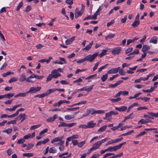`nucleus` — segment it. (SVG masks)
Wrapping results in <instances>:
<instances>
[{"label": "nucleus", "mask_w": 158, "mask_h": 158, "mask_svg": "<svg viewBox=\"0 0 158 158\" xmlns=\"http://www.w3.org/2000/svg\"><path fill=\"white\" fill-rule=\"evenodd\" d=\"M108 139L109 138H106L103 139H102L100 141H98L97 143H94L92 146V148H91L89 151V153L88 154H89L91 151L94 149H96L98 148L102 143L107 141Z\"/></svg>", "instance_id": "1"}, {"label": "nucleus", "mask_w": 158, "mask_h": 158, "mask_svg": "<svg viewBox=\"0 0 158 158\" xmlns=\"http://www.w3.org/2000/svg\"><path fill=\"white\" fill-rule=\"evenodd\" d=\"M98 55V53H94L93 55H89L85 57L86 61H88L90 62H92L97 57Z\"/></svg>", "instance_id": "2"}, {"label": "nucleus", "mask_w": 158, "mask_h": 158, "mask_svg": "<svg viewBox=\"0 0 158 158\" xmlns=\"http://www.w3.org/2000/svg\"><path fill=\"white\" fill-rule=\"evenodd\" d=\"M122 50V48L120 47H117L112 49L111 53L114 55L119 54Z\"/></svg>", "instance_id": "3"}, {"label": "nucleus", "mask_w": 158, "mask_h": 158, "mask_svg": "<svg viewBox=\"0 0 158 158\" xmlns=\"http://www.w3.org/2000/svg\"><path fill=\"white\" fill-rule=\"evenodd\" d=\"M41 88V87H32L30 88V89L28 91V93H34L40 91Z\"/></svg>", "instance_id": "4"}, {"label": "nucleus", "mask_w": 158, "mask_h": 158, "mask_svg": "<svg viewBox=\"0 0 158 158\" xmlns=\"http://www.w3.org/2000/svg\"><path fill=\"white\" fill-rule=\"evenodd\" d=\"M27 117V116L25 114L23 113L20 114L16 119H17V121L21 120V122H22Z\"/></svg>", "instance_id": "5"}, {"label": "nucleus", "mask_w": 158, "mask_h": 158, "mask_svg": "<svg viewBox=\"0 0 158 158\" xmlns=\"http://www.w3.org/2000/svg\"><path fill=\"white\" fill-rule=\"evenodd\" d=\"M120 69V67L113 68L112 69L108 70L107 71V73L112 74L117 73L119 70Z\"/></svg>", "instance_id": "6"}, {"label": "nucleus", "mask_w": 158, "mask_h": 158, "mask_svg": "<svg viewBox=\"0 0 158 158\" xmlns=\"http://www.w3.org/2000/svg\"><path fill=\"white\" fill-rule=\"evenodd\" d=\"M93 85H91L89 86V87L86 86L84 87L81 88L79 90V91H85L89 92L93 88Z\"/></svg>", "instance_id": "7"}, {"label": "nucleus", "mask_w": 158, "mask_h": 158, "mask_svg": "<svg viewBox=\"0 0 158 158\" xmlns=\"http://www.w3.org/2000/svg\"><path fill=\"white\" fill-rule=\"evenodd\" d=\"M58 70H54L52 72V74L53 75L54 78H57L58 77L61 76V74L58 73Z\"/></svg>", "instance_id": "8"}, {"label": "nucleus", "mask_w": 158, "mask_h": 158, "mask_svg": "<svg viewBox=\"0 0 158 158\" xmlns=\"http://www.w3.org/2000/svg\"><path fill=\"white\" fill-rule=\"evenodd\" d=\"M57 117L58 116L57 114H55L52 117H51L47 118L46 121L48 122L49 123L53 122L57 118Z\"/></svg>", "instance_id": "9"}, {"label": "nucleus", "mask_w": 158, "mask_h": 158, "mask_svg": "<svg viewBox=\"0 0 158 158\" xmlns=\"http://www.w3.org/2000/svg\"><path fill=\"white\" fill-rule=\"evenodd\" d=\"M123 82L122 80H120L114 84H110L109 85V87L110 88H114L116 87L117 86L119 85L121 83Z\"/></svg>", "instance_id": "10"}, {"label": "nucleus", "mask_w": 158, "mask_h": 158, "mask_svg": "<svg viewBox=\"0 0 158 158\" xmlns=\"http://www.w3.org/2000/svg\"><path fill=\"white\" fill-rule=\"evenodd\" d=\"M127 107L126 106H122L119 107H116L115 109L119 111H124L127 110Z\"/></svg>", "instance_id": "11"}, {"label": "nucleus", "mask_w": 158, "mask_h": 158, "mask_svg": "<svg viewBox=\"0 0 158 158\" xmlns=\"http://www.w3.org/2000/svg\"><path fill=\"white\" fill-rule=\"evenodd\" d=\"M95 123H94L93 121H91L89 122L87 124V126L88 128H92L94 127L96 125Z\"/></svg>", "instance_id": "12"}, {"label": "nucleus", "mask_w": 158, "mask_h": 158, "mask_svg": "<svg viewBox=\"0 0 158 158\" xmlns=\"http://www.w3.org/2000/svg\"><path fill=\"white\" fill-rule=\"evenodd\" d=\"M94 41H92L90 44L86 46L85 48H84L83 49V50L89 51L90 48H91L92 45L93 44Z\"/></svg>", "instance_id": "13"}, {"label": "nucleus", "mask_w": 158, "mask_h": 158, "mask_svg": "<svg viewBox=\"0 0 158 158\" xmlns=\"http://www.w3.org/2000/svg\"><path fill=\"white\" fill-rule=\"evenodd\" d=\"M126 142H124L122 143H120L119 144H118V145L114 146V149L115 150V151H116L118 149H120L121 148L123 144H126Z\"/></svg>", "instance_id": "14"}, {"label": "nucleus", "mask_w": 158, "mask_h": 158, "mask_svg": "<svg viewBox=\"0 0 158 158\" xmlns=\"http://www.w3.org/2000/svg\"><path fill=\"white\" fill-rule=\"evenodd\" d=\"M28 94V91L25 93H19L17 95L15 96V97H24L26 96Z\"/></svg>", "instance_id": "15"}, {"label": "nucleus", "mask_w": 158, "mask_h": 158, "mask_svg": "<svg viewBox=\"0 0 158 158\" xmlns=\"http://www.w3.org/2000/svg\"><path fill=\"white\" fill-rule=\"evenodd\" d=\"M150 43L156 44L157 43V37L156 36H153L149 41Z\"/></svg>", "instance_id": "16"}, {"label": "nucleus", "mask_w": 158, "mask_h": 158, "mask_svg": "<svg viewBox=\"0 0 158 158\" xmlns=\"http://www.w3.org/2000/svg\"><path fill=\"white\" fill-rule=\"evenodd\" d=\"M150 49V47L149 46L147 45H143L142 49V51L143 52H144L147 50Z\"/></svg>", "instance_id": "17"}, {"label": "nucleus", "mask_w": 158, "mask_h": 158, "mask_svg": "<svg viewBox=\"0 0 158 158\" xmlns=\"http://www.w3.org/2000/svg\"><path fill=\"white\" fill-rule=\"evenodd\" d=\"M75 37L73 36L71 38L65 41V43L66 44L69 45L71 44L72 43V42H73V40H75Z\"/></svg>", "instance_id": "18"}, {"label": "nucleus", "mask_w": 158, "mask_h": 158, "mask_svg": "<svg viewBox=\"0 0 158 158\" xmlns=\"http://www.w3.org/2000/svg\"><path fill=\"white\" fill-rule=\"evenodd\" d=\"M140 21L139 20H135L133 23L131 24V26L134 27H137L139 24Z\"/></svg>", "instance_id": "19"}, {"label": "nucleus", "mask_w": 158, "mask_h": 158, "mask_svg": "<svg viewBox=\"0 0 158 158\" xmlns=\"http://www.w3.org/2000/svg\"><path fill=\"white\" fill-rule=\"evenodd\" d=\"M93 110V108L87 109L86 112L83 114V116L85 117L88 115Z\"/></svg>", "instance_id": "20"}, {"label": "nucleus", "mask_w": 158, "mask_h": 158, "mask_svg": "<svg viewBox=\"0 0 158 158\" xmlns=\"http://www.w3.org/2000/svg\"><path fill=\"white\" fill-rule=\"evenodd\" d=\"M139 38L135 37L132 40L129 39L127 40V45H129L130 44L134 42L135 40L138 39Z\"/></svg>", "instance_id": "21"}, {"label": "nucleus", "mask_w": 158, "mask_h": 158, "mask_svg": "<svg viewBox=\"0 0 158 158\" xmlns=\"http://www.w3.org/2000/svg\"><path fill=\"white\" fill-rule=\"evenodd\" d=\"M78 137V135H73L72 136L67 138L68 141H71L74 139H77Z\"/></svg>", "instance_id": "22"}, {"label": "nucleus", "mask_w": 158, "mask_h": 158, "mask_svg": "<svg viewBox=\"0 0 158 158\" xmlns=\"http://www.w3.org/2000/svg\"><path fill=\"white\" fill-rule=\"evenodd\" d=\"M57 90V89L56 88L52 89H48L47 91L46 92V94H47V96L51 94V93L55 92Z\"/></svg>", "instance_id": "23"}, {"label": "nucleus", "mask_w": 158, "mask_h": 158, "mask_svg": "<svg viewBox=\"0 0 158 158\" xmlns=\"http://www.w3.org/2000/svg\"><path fill=\"white\" fill-rule=\"evenodd\" d=\"M52 59V57H49L48 59H42L40 60H39V62H46L47 63H49L51 60Z\"/></svg>", "instance_id": "24"}, {"label": "nucleus", "mask_w": 158, "mask_h": 158, "mask_svg": "<svg viewBox=\"0 0 158 158\" xmlns=\"http://www.w3.org/2000/svg\"><path fill=\"white\" fill-rule=\"evenodd\" d=\"M26 76L25 74L24 73H22L21 75L19 80L21 82H23L25 80H26Z\"/></svg>", "instance_id": "25"}, {"label": "nucleus", "mask_w": 158, "mask_h": 158, "mask_svg": "<svg viewBox=\"0 0 158 158\" xmlns=\"http://www.w3.org/2000/svg\"><path fill=\"white\" fill-rule=\"evenodd\" d=\"M74 118V116L73 115H67L65 117V118L67 120H70Z\"/></svg>", "instance_id": "26"}, {"label": "nucleus", "mask_w": 158, "mask_h": 158, "mask_svg": "<svg viewBox=\"0 0 158 158\" xmlns=\"http://www.w3.org/2000/svg\"><path fill=\"white\" fill-rule=\"evenodd\" d=\"M121 100V98L118 97L116 98L108 99V100H110L112 102H116L120 101Z\"/></svg>", "instance_id": "27"}, {"label": "nucleus", "mask_w": 158, "mask_h": 158, "mask_svg": "<svg viewBox=\"0 0 158 158\" xmlns=\"http://www.w3.org/2000/svg\"><path fill=\"white\" fill-rule=\"evenodd\" d=\"M142 121V124H145L149 123H152V121L150 120L146 119H141Z\"/></svg>", "instance_id": "28"}, {"label": "nucleus", "mask_w": 158, "mask_h": 158, "mask_svg": "<svg viewBox=\"0 0 158 158\" xmlns=\"http://www.w3.org/2000/svg\"><path fill=\"white\" fill-rule=\"evenodd\" d=\"M5 98L8 99L10 98V93H9L7 94H6L4 95H0V99Z\"/></svg>", "instance_id": "29"}, {"label": "nucleus", "mask_w": 158, "mask_h": 158, "mask_svg": "<svg viewBox=\"0 0 158 158\" xmlns=\"http://www.w3.org/2000/svg\"><path fill=\"white\" fill-rule=\"evenodd\" d=\"M140 99L145 102H146L149 100L150 99V98L147 97H140L139 98H136V100H139Z\"/></svg>", "instance_id": "30"}, {"label": "nucleus", "mask_w": 158, "mask_h": 158, "mask_svg": "<svg viewBox=\"0 0 158 158\" xmlns=\"http://www.w3.org/2000/svg\"><path fill=\"white\" fill-rule=\"evenodd\" d=\"M105 111L103 110H98L96 111H94L91 114H94L95 113L97 114H102L105 113Z\"/></svg>", "instance_id": "31"}, {"label": "nucleus", "mask_w": 158, "mask_h": 158, "mask_svg": "<svg viewBox=\"0 0 158 158\" xmlns=\"http://www.w3.org/2000/svg\"><path fill=\"white\" fill-rule=\"evenodd\" d=\"M115 35L114 34H109L107 35L105 37L106 40H107L109 39H111L114 37Z\"/></svg>", "instance_id": "32"}, {"label": "nucleus", "mask_w": 158, "mask_h": 158, "mask_svg": "<svg viewBox=\"0 0 158 158\" xmlns=\"http://www.w3.org/2000/svg\"><path fill=\"white\" fill-rule=\"evenodd\" d=\"M108 77V73H106L105 75H103L101 77V79L103 82L105 81Z\"/></svg>", "instance_id": "33"}, {"label": "nucleus", "mask_w": 158, "mask_h": 158, "mask_svg": "<svg viewBox=\"0 0 158 158\" xmlns=\"http://www.w3.org/2000/svg\"><path fill=\"white\" fill-rule=\"evenodd\" d=\"M46 96H47V94H46V93H45L41 94H38L36 95L35 96V98L38 97L39 98H42Z\"/></svg>", "instance_id": "34"}, {"label": "nucleus", "mask_w": 158, "mask_h": 158, "mask_svg": "<svg viewBox=\"0 0 158 158\" xmlns=\"http://www.w3.org/2000/svg\"><path fill=\"white\" fill-rule=\"evenodd\" d=\"M49 152L50 153H55L56 152V150L54 147H52L50 148Z\"/></svg>", "instance_id": "35"}, {"label": "nucleus", "mask_w": 158, "mask_h": 158, "mask_svg": "<svg viewBox=\"0 0 158 158\" xmlns=\"http://www.w3.org/2000/svg\"><path fill=\"white\" fill-rule=\"evenodd\" d=\"M53 77L54 78L53 75V74H49L47 78L46 81L48 82L49 81H50L52 79Z\"/></svg>", "instance_id": "36"}, {"label": "nucleus", "mask_w": 158, "mask_h": 158, "mask_svg": "<svg viewBox=\"0 0 158 158\" xmlns=\"http://www.w3.org/2000/svg\"><path fill=\"white\" fill-rule=\"evenodd\" d=\"M148 114L151 116L154 117H158V112L156 113L153 112H148Z\"/></svg>", "instance_id": "37"}, {"label": "nucleus", "mask_w": 158, "mask_h": 158, "mask_svg": "<svg viewBox=\"0 0 158 158\" xmlns=\"http://www.w3.org/2000/svg\"><path fill=\"white\" fill-rule=\"evenodd\" d=\"M86 101H82V102H79V103H77L75 104H74L73 105H72L70 106V107H72V106H77V105H79L81 104H85L86 103Z\"/></svg>", "instance_id": "38"}, {"label": "nucleus", "mask_w": 158, "mask_h": 158, "mask_svg": "<svg viewBox=\"0 0 158 158\" xmlns=\"http://www.w3.org/2000/svg\"><path fill=\"white\" fill-rule=\"evenodd\" d=\"M106 127H107V126L106 125L103 126L101 128H100L98 130V132L103 131H105L106 129Z\"/></svg>", "instance_id": "39"}, {"label": "nucleus", "mask_w": 158, "mask_h": 158, "mask_svg": "<svg viewBox=\"0 0 158 158\" xmlns=\"http://www.w3.org/2000/svg\"><path fill=\"white\" fill-rule=\"evenodd\" d=\"M41 126V125L40 124H38L37 125H33L31 127L30 129L31 130H33L37 128L40 127Z\"/></svg>", "instance_id": "40"}, {"label": "nucleus", "mask_w": 158, "mask_h": 158, "mask_svg": "<svg viewBox=\"0 0 158 158\" xmlns=\"http://www.w3.org/2000/svg\"><path fill=\"white\" fill-rule=\"evenodd\" d=\"M85 140L82 141L79 143H78V146L80 148H81L85 144Z\"/></svg>", "instance_id": "41"}, {"label": "nucleus", "mask_w": 158, "mask_h": 158, "mask_svg": "<svg viewBox=\"0 0 158 158\" xmlns=\"http://www.w3.org/2000/svg\"><path fill=\"white\" fill-rule=\"evenodd\" d=\"M60 124H59L58 126V127H66L67 123H66L64 122H60Z\"/></svg>", "instance_id": "42"}, {"label": "nucleus", "mask_w": 158, "mask_h": 158, "mask_svg": "<svg viewBox=\"0 0 158 158\" xmlns=\"http://www.w3.org/2000/svg\"><path fill=\"white\" fill-rule=\"evenodd\" d=\"M112 155H114V153H106L103 155V158H106L108 156Z\"/></svg>", "instance_id": "43"}, {"label": "nucleus", "mask_w": 158, "mask_h": 158, "mask_svg": "<svg viewBox=\"0 0 158 158\" xmlns=\"http://www.w3.org/2000/svg\"><path fill=\"white\" fill-rule=\"evenodd\" d=\"M139 53V51L138 49H135L134 50L133 52L131 53L130 54H128V56H129L131 55H134L138 54Z\"/></svg>", "instance_id": "44"}, {"label": "nucleus", "mask_w": 158, "mask_h": 158, "mask_svg": "<svg viewBox=\"0 0 158 158\" xmlns=\"http://www.w3.org/2000/svg\"><path fill=\"white\" fill-rule=\"evenodd\" d=\"M82 14V12H81L80 11L75 13V18L76 19H77L79 16L81 15Z\"/></svg>", "instance_id": "45"}, {"label": "nucleus", "mask_w": 158, "mask_h": 158, "mask_svg": "<svg viewBox=\"0 0 158 158\" xmlns=\"http://www.w3.org/2000/svg\"><path fill=\"white\" fill-rule=\"evenodd\" d=\"M60 139L59 138V137H56L52 140L51 141L52 143H53L55 142H57L59 141L60 140Z\"/></svg>", "instance_id": "46"}, {"label": "nucleus", "mask_w": 158, "mask_h": 158, "mask_svg": "<svg viewBox=\"0 0 158 158\" xmlns=\"http://www.w3.org/2000/svg\"><path fill=\"white\" fill-rule=\"evenodd\" d=\"M120 92L121 94V95H123L124 96H127L128 95V92L127 91H120Z\"/></svg>", "instance_id": "47"}, {"label": "nucleus", "mask_w": 158, "mask_h": 158, "mask_svg": "<svg viewBox=\"0 0 158 158\" xmlns=\"http://www.w3.org/2000/svg\"><path fill=\"white\" fill-rule=\"evenodd\" d=\"M108 64H106V65L100 67L98 69V72H100L102 71V69H104L107 65Z\"/></svg>", "instance_id": "48"}, {"label": "nucleus", "mask_w": 158, "mask_h": 158, "mask_svg": "<svg viewBox=\"0 0 158 158\" xmlns=\"http://www.w3.org/2000/svg\"><path fill=\"white\" fill-rule=\"evenodd\" d=\"M23 156H26L27 157H30L32 156H33V155L32 153H30L23 154Z\"/></svg>", "instance_id": "49"}, {"label": "nucleus", "mask_w": 158, "mask_h": 158, "mask_svg": "<svg viewBox=\"0 0 158 158\" xmlns=\"http://www.w3.org/2000/svg\"><path fill=\"white\" fill-rule=\"evenodd\" d=\"M100 63V62H98L95 64L93 68V71H95L97 68L98 64Z\"/></svg>", "instance_id": "50"}, {"label": "nucleus", "mask_w": 158, "mask_h": 158, "mask_svg": "<svg viewBox=\"0 0 158 158\" xmlns=\"http://www.w3.org/2000/svg\"><path fill=\"white\" fill-rule=\"evenodd\" d=\"M146 132L145 131H142L141 132H140L139 134L136 135L135 136V138H137L139 137V136H142L143 135H144L145 133Z\"/></svg>", "instance_id": "51"}, {"label": "nucleus", "mask_w": 158, "mask_h": 158, "mask_svg": "<svg viewBox=\"0 0 158 158\" xmlns=\"http://www.w3.org/2000/svg\"><path fill=\"white\" fill-rule=\"evenodd\" d=\"M19 78L18 77H13L10 78V82H15L18 80Z\"/></svg>", "instance_id": "52"}, {"label": "nucleus", "mask_w": 158, "mask_h": 158, "mask_svg": "<svg viewBox=\"0 0 158 158\" xmlns=\"http://www.w3.org/2000/svg\"><path fill=\"white\" fill-rule=\"evenodd\" d=\"M23 4L22 2H20L18 6H17L16 10L17 11H19L20 8L23 6Z\"/></svg>", "instance_id": "53"}, {"label": "nucleus", "mask_w": 158, "mask_h": 158, "mask_svg": "<svg viewBox=\"0 0 158 158\" xmlns=\"http://www.w3.org/2000/svg\"><path fill=\"white\" fill-rule=\"evenodd\" d=\"M34 146V144H28L27 147L26 148L27 150H29L31 149Z\"/></svg>", "instance_id": "54"}, {"label": "nucleus", "mask_w": 158, "mask_h": 158, "mask_svg": "<svg viewBox=\"0 0 158 158\" xmlns=\"http://www.w3.org/2000/svg\"><path fill=\"white\" fill-rule=\"evenodd\" d=\"M118 71H119V73L121 75H124L126 74V72L124 71L122 69H120Z\"/></svg>", "instance_id": "55"}, {"label": "nucleus", "mask_w": 158, "mask_h": 158, "mask_svg": "<svg viewBox=\"0 0 158 158\" xmlns=\"http://www.w3.org/2000/svg\"><path fill=\"white\" fill-rule=\"evenodd\" d=\"M76 124V123H67L66 127H71L74 126Z\"/></svg>", "instance_id": "56"}, {"label": "nucleus", "mask_w": 158, "mask_h": 158, "mask_svg": "<svg viewBox=\"0 0 158 158\" xmlns=\"http://www.w3.org/2000/svg\"><path fill=\"white\" fill-rule=\"evenodd\" d=\"M71 141H72V143L73 145L75 146L77 145H78V141H77V140H72Z\"/></svg>", "instance_id": "57"}, {"label": "nucleus", "mask_w": 158, "mask_h": 158, "mask_svg": "<svg viewBox=\"0 0 158 158\" xmlns=\"http://www.w3.org/2000/svg\"><path fill=\"white\" fill-rule=\"evenodd\" d=\"M25 142V140L23 138L21 139H19L18 142L17 143L18 144L22 143Z\"/></svg>", "instance_id": "58"}, {"label": "nucleus", "mask_w": 158, "mask_h": 158, "mask_svg": "<svg viewBox=\"0 0 158 158\" xmlns=\"http://www.w3.org/2000/svg\"><path fill=\"white\" fill-rule=\"evenodd\" d=\"M54 63L55 64H64L63 62L61 61L60 60H56V61H55L54 62Z\"/></svg>", "instance_id": "59"}, {"label": "nucleus", "mask_w": 158, "mask_h": 158, "mask_svg": "<svg viewBox=\"0 0 158 158\" xmlns=\"http://www.w3.org/2000/svg\"><path fill=\"white\" fill-rule=\"evenodd\" d=\"M133 50V48H127V50L125 51V52L126 54H127L130 52L132 51Z\"/></svg>", "instance_id": "60"}, {"label": "nucleus", "mask_w": 158, "mask_h": 158, "mask_svg": "<svg viewBox=\"0 0 158 158\" xmlns=\"http://www.w3.org/2000/svg\"><path fill=\"white\" fill-rule=\"evenodd\" d=\"M31 137V135L30 134H28L25 135L23 138L25 140V139H28L30 138Z\"/></svg>", "instance_id": "61"}, {"label": "nucleus", "mask_w": 158, "mask_h": 158, "mask_svg": "<svg viewBox=\"0 0 158 158\" xmlns=\"http://www.w3.org/2000/svg\"><path fill=\"white\" fill-rule=\"evenodd\" d=\"M65 2L69 5H72L73 3V0H66Z\"/></svg>", "instance_id": "62"}, {"label": "nucleus", "mask_w": 158, "mask_h": 158, "mask_svg": "<svg viewBox=\"0 0 158 158\" xmlns=\"http://www.w3.org/2000/svg\"><path fill=\"white\" fill-rule=\"evenodd\" d=\"M79 128H84L85 129L88 128L87 125H85L84 124H81L79 126Z\"/></svg>", "instance_id": "63"}, {"label": "nucleus", "mask_w": 158, "mask_h": 158, "mask_svg": "<svg viewBox=\"0 0 158 158\" xmlns=\"http://www.w3.org/2000/svg\"><path fill=\"white\" fill-rule=\"evenodd\" d=\"M101 6H100L98 8V10H97V11L95 13L96 14H97L98 15H99L100 14V12L102 10V9L101 8Z\"/></svg>", "instance_id": "64"}]
</instances>
